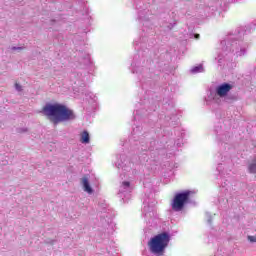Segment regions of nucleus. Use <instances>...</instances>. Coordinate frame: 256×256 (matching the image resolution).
Segmentation results:
<instances>
[{
	"label": "nucleus",
	"instance_id": "12",
	"mask_svg": "<svg viewBox=\"0 0 256 256\" xmlns=\"http://www.w3.org/2000/svg\"><path fill=\"white\" fill-rule=\"evenodd\" d=\"M195 39H199L200 35L199 34H195Z\"/></svg>",
	"mask_w": 256,
	"mask_h": 256
},
{
	"label": "nucleus",
	"instance_id": "5",
	"mask_svg": "<svg viewBox=\"0 0 256 256\" xmlns=\"http://www.w3.org/2000/svg\"><path fill=\"white\" fill-rule=\"evenodd\" d=\"M82 185L86 193H93V188H91V185H89V178L87 176L82 178Z\"/></svg>",
	"mask_w": 256,
	"mask_h": 256
},
{
	"label": "nucleus",
	"instance_id": "4",
	"mask_svg": "<svg viewBox=\"0 0 256 256\" xmlns=\"http://www.w3.org/2000/svg\"><path fill=\"white\" fill-rule=\"evenodd\" d=\"M233 89V86L231 84L224 83L217 87L216 93L219 97H225L227 96V93Z\"/></svg>",
	"mask_w": 256,
	"mask_h": 256
},
{
	"label": "nucleus",
	"instance_id": "1",
	"mask_svg": "<svg viewBox=\"0 0 256 256\" xmlns=\"http://www.w3.org/2000/svg\"><path fill=\"white\" fill-rule=\"evenodd\" d=\"M42 111L54 125L63 121H71V119H75V114L72 110L61 104H47L43 107Z\"/></svg>",
	"mask_w": 256,
	"mask_h": 256
},
{
	"label": "nucleus",
	"instance_id": "3",
	"mask_svg": "<svg viewBox=\"0 0 256 256\" xmlns=\"http://www.w3.org/2000/svg\"><path fill=\"white\" fill-rule=\"evenodd\" d=\"M190 197L191 191L189 190L176 193L171 203L172 210L176 212L183 211V209H185V205L189 203Z\"/></svg>",
	"mask_w": 256,
	"mask_h": 256
},
{
	"label": "nucleus",
	"instance_id": "10",
	"mask_svg": "<svg viewBox=\"0 0 256 256\" xmlns=\"http://www.w3.org/2000/svg\"><path fill=\"white\" fill-rule=\"evenodd\" d=\"M202 69V67L200 66V67H195L194 69H192V72L193 73H197V71H199V70H201Z\"/></svg>",
	"mask_w": 256,
	"mask_h": 256
},
{
	"label": "nucleus",
	"instance_id": "7",
	"mask_svg": "<svg viewBox=\"0 0 256 256\" xmlns=\"http://www.w3.org/2000/svg\"><path fill=\"white\" fill-rule=\"evenodd\" d=\"M249 173H256V158L248 165Z\"/></svg>",
	"mask_w": 256,
	"mask_h": 256
},
{
	"label": "nucleus",
	"instance_id": "9",
	"mask_svg": "<svg viewBox=\"0 0 256 256\" xmlns=\"http://www.w3.org/2000/svg\"><path fill=\"white\" fill-rule=\"evenodd\" d=\"M15 88H16L17 91H23V88L20 86L19 83L15 84Z\"/></svg>",
	"mask_w": 256,
	"mask_h": 256
},
{
	"label": "nucleus",
	"instance_id": "2",
	"mask_svg": "<svg viewBox=\"0 0 256 256\" xmlns=\"http://www.w3.org/2000/svg\"><path fill=\"white\" fill-rule=\"evenodd\" d=\"M170 241H171V236L167 232H162L152 237L148 242L150 253H153L154 255H158V256L165 255V249L169 247Z\"/></svg>",
	"mask_w": 256,
	"mask_h": 256
},
{
	"label": "nucleus",
	"instance_id": "8",
	"mask_svg": "<svg viewBox=\"0 0 256 256\" xmlns=\"http://www.w3.org/2000/svg\"><path fill=\"white\" fill-rule=\"evenodd\" d=\"M248 241L251 243H256V237L255 236H248Z\"/></svg>",
	"mask_w": 256,
	"mask_h": 256
},
{
	"label": "nucleus",
	"instance_id": "11",
	"mask_svg": "<svg viewBox=\"0 0 256 256\" xmlns=\"http://www.w3.org/2000/svg\"><path fill=\"white\" fill-rule=\"evenodd\" d=\"M122 185H124V187H129L131 184H130L129 182H127V181H124V182L122 183Z\"/></svg>",
	"mask_w": 256,
	"mask_h": 256
},
{
	"label": "nucleus",
	"instance_id": "6",
	"mask_svg": "<svg viewBox=\"0 0 256 256\" xmlns=\"http://www.w3.org/2000/svg\"><path fill=\"white\" fill-rule=\"evenodd\" d=\"M80 141L84 144L89 143L90 141V136H89V132L87 130H84L81 134H80Z\"/></svg>",
	"mask_w": 256,
	"mask_h": 256
},
{
	"label": "nucleus",
	"instance_id": "13",
	"mask_svg": "<svg viewBox=\"0 0 256 256\" xmlns=\"http://www.w3.org/2000/svg\"><path fill=\"white\" fill-rule=\"evenodd\" d=\"M12 49H13V51H16V49H23V48H21V47H19V48L13 47Z\"/></svg>",
	"mask_w": 256,
	"mask_h": 256
}]
</instances>
